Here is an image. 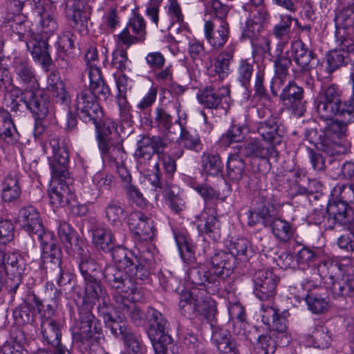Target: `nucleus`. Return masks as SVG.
<instances>
[{"label": "nucleus", "mask_w": 354, "mask_h": 354, "mask_svg": "<svg viewBox=\"0 0 354 354\" xmlns=\"http://www.w3.org/2000/svg\"><path fill=\"white\" fill-rule=\"evenodd\" d=\"M104 212L108 221L111 225H118L122 221L124 209L120 201L112 200L107 204Z\"/></svg>", "instance_id": "4d7b16f0"}, {"label": "nucleus", "mask_w": 354, "mask_h": 354, "mask_svg": "<svg viewBox=\"0 0 354 354\" xmlns=\"http://www.w3.org/2000/svg\"><path fill=\"white\" fill-rule=\"evenodd\" d=\"M339 45L343 49H346L348 53L354 55V39L351 37H344L339 41ZM351 62L350 80L352 83V95L348 103L343 102L341 99V92L337 85L330 84L320 91L318 94V112L322 118H329L335 113L342 111L343 113H354V59Z\"/></svg>", "instance_id": "39448f33"}, {"label": "nucleus", "mask_w": 354, "mask_h": 354, "mask_svg": "<svg viewBox=\"0 0 354 354\" xmlns=\"http://www.w3.org/2000/svg\"><path fill=\"white\" fill-rule=\"evenodd\" d=\"M44 149L46 153H52L48 156V161L54 185L48 191L50 203L55 207H64L74 198V194L69 185L71 180L68 171V152L58 138L50 139L48 143L44 146Z\"/></svg>", "instance_id": "f03ea898"}, {"label": "nucleus", "mask_w": 354, "mask_h": 354, "mask_svg": "<svg viewBox=\"0 0 354 354\" xmlns=\"http://www.w3.org/2000/svg\"><path fill=\"white\" fill-rule=\"evenodd\" d=\"M95 127L98 149L103 162L109 161L116 164L124 156V148L120 141H115V124L109 119H102Z\"/></svg>", "instance_id": "0eeeda50"}, {"label": "nucleus", "mask_w": 354, "mask_h": 354, "mask_svg": "<svg viewBox=\"0 0 354 354\" xmlns=\"http://www.w3.org/2000/svg\"><path fill=\"white\" fill-rule=\"evenodd\" d=\"M280 100L297 117L302 116L306 112L304 91L301 86L291 81L283 88Z\"/></svg>", "instance_id": "9b49d317"}, {"label": "nucleus", "mask_w": 354, "mask_h": 354, "mask_svg": "<svg viewBox=\"0 0 354 354\" xmlns=\"http://www.w3.org/2000/svg\"><path fill=\"white\" fill-rule=\"evenodd\" d=\"M336 37V41L337 45L340 47V49L332 50L326 55L327 66L326 70L329 74L332 73L341 66L346 64L348 60L347 57V54L348 53L346 49H343V48L339 45V41L344 38V36L339 37L338 35H337ZM345 37H348L345 36Z\"/></svg>", "instance_id": "4c0bfd02"}, {"label": "nucleus", "mask_w": 354, "mask_h": 354, "mask_svg": "<svg viewBox=\"0 0 354 354\" xmlns=\"http://www.w3.org/2000/svg\"><path fill=\"white\" fill-rule=\"evenodd\" d=\"M20 175L18 171H10L4 178L1 198L5 202H12L19 198L21 190L19 185Z\"/></svg>", "instance_id": "c756f323"}, {"label": "nucleus", "mask_w": 354, "mask_h": 354, "mask_svg": "<svg viewBox=\"0 0 354 354\" xmlns=\"http://www.w3.org/2000/svg\"><path fill=\"white\" fill-rule=\"evenodd\" d=\"M84 281V300L90 303H94L95 301L99 300L104 294V290L100 281L97 280V277L85 279Z\"/></svg>", "instance_id": "5fc2aeb1"}, {"label": "nucleus", "mask_w": 354, "mask_h": 354, "mask_svg": "<svg viewBox=\"0 0 354 354\" xmlns=\"http://www.w3.org/2000/svg\"><path fill=\"white\" fill-rule=\"evenodd\" d=\"M294 17L290 15L282 14L280 15V21L276 24L272 30L274 36L280 41L277 44V50L282 51L283 46L287 44L290 39L291 25Z\"/></svg>", "instance_id": "f704fd0d"}, {"label": "nucleus", "mask_w": 354, "mask_h": 354, "mask_svg": "<svg viewBox=\"0 0 354 354\" xmlns=\"http://www.w3.org/2000/svg\"><path fill=\"white\" fill-rule=\"evenodd\" d=\"M93 185L95 187L94 190L88 192L89 200L95 201L100 193L109 191L115 185L114 176L104 171L97 172L92 178Z\"/></svg>", "instance_id": "e433bc0d"}, {"label": "nucleus", "mask_w": 354, "mask_h": 354, "mask_svg": "<svg viewBox=\"0 0 354 354\" xmlns=\"http://www.w3.org/2000/svg\"><path fill=\"white\" fill-rule=\"evenodd\" d=\"M212 267L209 270L221 284L233 272L235 268L236 258L228 252L221 251L215 253L211 259Z\"/></svg>", "instance_id": "2eb2a0df"}, {"label": "nucleus", "mask_w": 354, "mask_h": 354, "mask_svg": "<svg viewBox=\"0 0 354 354\" xmlns=\"http://www.w3.org/2000/svg\"><path fill=\"white\" fill-rule=\"evenodd\" d=\"M227 174L228 178L236 183L239 182L245 175V164L238 155L229 156L227 162Z\"/></svg>", "instance_id": "c03bdc74"}, {"label": "nucleus", "mask_w": 354, "mask_h": 354, "mask_svg": "<svg viewBox=\"0 0 354 354\" xmlns=\"http://www.w3.org/2000/svg\"><path fill=\"white\" fill-rule=\"evenodd\" d=\"M148 136H143L138 142L134 156L137 160L138 167L145 178L153 187L161 186V176L159 164L152 160L155 153L151 147Z\"/></svg>", "instance_id": "6e6552de"}, {"label": "nucleus", "mask_w": 354, "mask_h": 354, "mask_svg": "<svg viewBox=\"0 0 354 354\" xmlns=\"http://www.w3.org/2000/svg\"><path fill=\"white\" fill-rule=\"evenodd\" d=\"M61 251L59 248V254L57 260L50 257V258H44V254L42 252L41 258L44 263H53L55 266L56 282L57 285L61 287L66 285L70 282L71 277L68 274H64L61 268Z\"/></svg>", "instance_id": "052dcab7"}, {"label": "nucleus", "mask_w": 354, "mask_h": 354, "mask_svg": "<svg viewBox=\"0 0 354 354\" xmlns=\"http://www.w3.org/2000/svg\"><path fill=\"white\" fill-rule=\"evenodd\" d=\"M28 37L26 44L34 61L41 64L45 71H48L52 59L48 51L47 38L32 32H29Z\"/></svg>", "instance_id": "f8f14e48"}, {"label": "nucleus", "mask_w": 354, "mask_h": 354, "mask_svg": "<svg viewBox=\"0 0 354 354\" xmlns=\"http://www.w3.org/2000/svg\"><path fill=\"white\" fill-rule=\"evenodd\" d=\"M332 194L339 196L345 205L354 203V184H337L333 189Z\"/></svg>", "instance_id": "bf43d9fd"}, {"label": "nucleus", "mask_w": 354, "mask_h": 354, "mask_svg": "<svg viewBox=\"0 0 354 354\" xmlns=\"http://www.w3.org/2000/svg\"><path fill=\"white\" fill-rule=\"evenodd\" d=\"M82 78L83 81L88 78L89 88L77 94L75 106L79 116L86 123H98L103 118V111L97 102V97L107 99L110 90L98 67L91 66L82 75Z\"/></svg>", "instance_id": "7ed1b4c3"}, {"label": "nucleus", "mask_w": 354, "mask_h": 354, "mask_svg": "<svg viewBox=\"0 0 354 354\" xmlns=\"http://www.w3.org/2000/svg\"><path fill=\"white\" fill-rule=\"evenodd\" d=\"M211 341L220 354H241L236 341L218 325L211 328Z\"/></svg>", "instance_id": "6ab92c4d"}, {"label": "nucleus", "mask_w": 354, "mask_h": 354, "mask_svg": "<svg viewBox=\"0 0 354 354\" xmlns=\"http://www.w3.org/2000/svg\"><path fill=\"white\" fill-rule=\"evenodd\" d=\"M82 8V3L80 0H68L66 3V15L68 19L73 21L74 26L86 25L87 17Z\"/></svg>", "instance_id": "37998d69"}, {"label": "nucleus", "mask_w": 354, "mask_h": 354, "mask_svg": "<svg viewBox=\"0 0 354 354\" xmlns=\"http://www.w3.org/2000/svg\"><path fill=\"white\" fill-rule=\"evenodd\" d=\"M79 310V318L73 331V341L86 347L90 346L94 342L100 343L102 329L94 315L85 308H81Z\"/></svg>", "instance_id": "1a4fd4ad"}, {"label": "nucleus", "mask_w": 354, "mask_h": 354, "mask_svg": "<svg viewBox=\"0 0 354 354\" xmlns=\"http://www.w3.org/2000/svg\"><path fill=\"white\" fill-rule=\"evenodd\" d=\"M114 266H107L103 272L108 286L121 295L122 297H129L133 301L142 299L137 281H144L149 277L148 269L125 248L118 246L112 251Z\"/></svg>", "instance_id": "f257e3e1"}, {"label": "nucleus", "mask_w": 354, "mask_h": 354, "mask_svg": "<svg viewBox=\"0 0 354 354\" xmlns=\"http://www.w3.org/2000/svg\"><path fill=\"white\" fill-rule=\"evenodd\" d=\"M21 100L30 111L35 118L44 119L47 116L49 102L44 91L32 89L24 91L21 93Z\"/></svg>", "instance_id": "dca6fc26"}, {"label": "nucleus", "mask_w": 354, "mask_h": 354, "mask_svg": "<svg viewBox=\"0 0 354 354\" xmlns=\"http://www.w3.org/2000/svg\"><path fill=\"white\" fill-rule=\"evenodd\" d=\"M127 223L142 241H151L155 236L156 229L153 220L142 212H132L128 217Z\"/></svg>", "instance_id": "4468645a"}, {"label": "nucleus", "mask_w": 354, "mask_h": 354, "mask_svg": "<svg viewBox=\"0 0 354 354\" xmlns=\"http://www.w3.org/2000/svg\"><path fill=\"white\" fill-rule=\"evenodd\" d=\"M277 211L273 205L268 203L263 205L257 211L250 212L248 224L251 226L257 223H261L264 227L270 225L276 218Z\"/></svg>", "instance_id": "58836bf2"}, {"label": "nucleus", "mask_w": 354, "mask_h": 354, "mask_svg": "<svg viewBox=\"0 0 354 354\" xmlns=\"http://www.w3.org/2000/svg\"><path fill=\"white\" fill-rule=\"evenodd\" d=\"M290 53V56L292 57L301 72L309 71L313 67L315 54L301 40H295L292 42Z\"/></svg>", "instance_id": "4be33fe9"}, {"label": "nucleus", "mask_w": 354, "mask_h": 354, "mask_svg": "<svg viewBox=\"0 0 354 354\" xmlns=\"http://www.w3.org/2000/svg\"><path fill=\"white\" fill-rule=\"evenodd\" d=\"M318 249H310L308 247H303L295 255L297 266L306 270L314 264L319 259Z\"/></svg>", "instance_id": "603ef678"}, {"label": "nucleus", "mask_w": 354, "mask_h": 354, "mask_svg": "<svg viewBox=\"0 0 354 354\" xmlns=\"http://www.w3.org/2000/svg\"><path fill=\"white\" fill-rule=\"evenodd\" d=\"M204 33L207 42L214 48L218 50L223 47L229 38L228 24L222 21L215 30L214 24L211 21H207L204 25Z\"/></svg>", "instance_id": "393cba45"}, {"label": "nucleus", "mask_w": 354, "mask_h": 354, "mask_svg": "<svg viewBox=\"0 0 354 354\" xmlns=\"http://www.w3.org/2000/svg\"><path fill=\"white\" fill-rule=\"evenodd\" d=\"M203 171L208 176H218L222 174L223 164L216 152H205L201 156Z\"/></svg>", "instance_id": "ea45409f"}, {"label": "nucleus", "mask_w": 354, "mask_h": 354, "mask_svg": "<svg viewBox=\"0 0 354 354\" xmlns=\"http://www.w3.org/2000/svg\"><path fill=\"white\" fill-rule=\"evenodd\" d=\"M149 328L147 335L150 340H156L163 336L169 335V324L165 316L153 307H149L147 311Z\"/></svg>", "instance_id": "412c9836"}, {"label": "nucleus", "mask_w": 354, "mask_h": 354, "mask_svg": "<svg viewBox=\"0 0 354 354\" xmlns=\"http://www.w3.org/2000/svg\"><path fill=\"white\" fill-rule=\"evenodd\" d=\"M230 319L233 322V333L236 335H244L242 329L245 326L244 310L239 304H232L228 308Z\"/></svg>", "instance_id": "8fccbe9b"}, {"label": "nucleus", "mask_w": 354, "mask_h": 354, "mask_svg": "<svg viewBox=\"0 0 354 354\" xmlns=\"http://www.w3.org/2000/svg\"><path fill=\"white\" fill-rule=\"evenodd\" d=\"M12 68L16 80L25 91H28L36 85L37 78L35 70L26 59L15 58Z\"/></svg>", "instance_id": "a211bd4d"}, {"label": "nucleus", "mask_w": 354, "mask_h": 354, "mask_svg": "<svg viewBox=\"0 0 354 354\" xmlns=\"http://www.w3.org/2000/svg\"><path fill=\"white\" fill-rule=\"evenodd\" d=\"M41 333L43 339L55 348L61 345V328L59 324L55 319L41 320Z\"/></svg>", "instance_id": "c9c22d12"}, {"label": "nucleus", "mask_w": 354, "mask_h": 354, "mask_svg": "<svg viewBox=\"0 0 354 354\" xmlns=\"http://www.w3.org/2000/svg\"><path fill=\"white\" fill-rule=\"evenodd\" d=\"M259 354H274L276 350V342L269 335H261L257 344Z\"/></svg>", "instance_id": "774afa93"}, {"label": "nucleus", "mask_w": 354, "mask_h": 354, "mask_svg": "<svg viewBox=\"0 0 354 354\" xmlns=\"http://www.w3.org/2000/svg\"><path fill=\"white\" fill-rule=\"evenodd\" d=\"M331 286V292L335 298L353 297L351 279H344L342 276L330 281H325Z\"/></svg>", "instance_id": "09e8293b"}, {"label": "nucleus", "mask_w": 354, "mask_h": 354, "mask_svg": "<svg viewBox=\"0 0 354 354\" xmlns=\"http://www.w3.org/2000/svg\"><path fill=\"white\" fill-rule=\"evenodd\" d=\"M73 35L69 32L64 33L59 37L57 42L56 47L58 53H61L63 55L69 57L71 55V50L75 48L74 38Z\"/></svg>", "instance_id": "338daca9"}, {"label": "nucleus", "mask_w": 354, "mask_h": 354, "mask_svg": "<svg viewBox=\"0 0 354 354\" xmlns=\"http://www.w3.org/2000/svg\"><path fill=\"white\" fill-rule=\"evenodd\" d=\"M328 218L348 228L354 227V209L342 202L330 203L326 207Z\"/></svg>", "instance_id": "b1692460"}, {"label": "nucleus", "mask_w": 354, "mask_h": 354, "mask_svg": "<svg viewBox=\"0 0 354 354\" xmlns=\"http://www.w3.org/2000/svg\"><path fill=\"white\" fill-rule=\"evenodd\" d=\"M240 152L245 156L261 158L266 164L268 163V158L275 153L274 148L266 146L257 138H252L239 147Z\"/></svg>", "instance_id": "c85d7f7f"}, {"label": "nucleus", "mask_w": 354, "mask_h": 354, "mask_svg": "<svg viewBox=\"0 0 354 354\" xmlns=\"http://www.w3.org/2000/svg\"><path fill=\"white\" fill-rule=\"evenodd\" d=\"M257 131L263 140L274 145L280 144L283 140V131L279 129L276 117H270L258 122Z\"/></svg>", "instance_id": "a878e982"}, {"label": "nucleus", "mask_w": 354, "mask_h": 354, "mask_svg": "<svg viewBox=\"0 0 354 354\" xmlns=\"http://www.w3.org/2000/svg\"><path fill=\"white\" fill-rule=\"evenodd\" d=\"M229 98L230 88L227 86L216 88L211 85L207 86L198 95L200 103L209 109H227Z\"/></svg>", "instance_id": "ddd939ff"}, {"label": "nucleus", "mask_w": 354, "mask_h": 354, "mask_svg": "<svg viewBox=\"0 0 354 354\" xmlns=\"http://www.w3.org/2000/svg\"><path fill=\"white\" fill-rule=\"evenodd\" d=\"M136 301L131 299L129 296L125 299H121L120 302L118 301L116 308L135 326H142L146 323L147 314L136 304Z\"/></svg>", "instance_id": "bb28decb"}, {"label": "nucleus", "mask_w": 354, "mask_h": 354, "mask_svg": "<svg viewBox=\"0 0 354 354\" xmlns=\"http://www.w3.org/2000/svg\"><path fill=\"white\" fill-rule=\"evenodd\" d=\"M19 138L10 114L7 111L0 109V138L9 145H15L19 141Z\"/></svg>", "instance_id": "72a5a7b5"}, {"label": "nucleus", "mask_w": 354, "mask_h": 354, "mask_svg": "<svg viewBox=\"0 0 354 354\" xmlns=\"http://www.w3.org/2000/svg\"><path fill=\"white\" fill-rule=\"evenodd\" d=\"M235 51V46L230 44L221 51L215 60L214 71L218 75L219 78L224 79L230 71V64L233 59Z\"/></svg>", "instance_id": "79ce46f5"}, {"label": "nucleus", "mask_w": 354, "mask_h": 354, "mask_svg": "<svg viewBox=\"0 0 354 354\" xmlns=\"http://www.w3.org/2000/svg\"><path fill=\"white\" fill-rule=\"evenodd\" d=\"M155 354H179L178 346L170 335L163 336L156 340H151Z\"/></svg>", "instance_id": "6e6d98bb"}, {"label": "nucleus", "mask_w": 354, "mask_h": 354, "mask_svg": "<svg viewBox=\"0 0 354 354\" xmlns=\"http://www.w3.org/2000/svg\"><path fill=\"white\" fill-rule=\"evenodd\" d=\"M274 75L271 82V92L272 95L277 96L278 95L277 90L279 89L286 82L288 75L289 68L292 64V59L288 51L279 53L275 56L273 60Z\"/></svg>", "instance_id": "f3484780"}, {"label": "nucleus", "mask_w": 354, "mask_h": 354, "mask_svg": "<svg viewBox=\"0 0 354 354\" xmlns=\"http://www.w3.org/2000/svg\"><path fill=\"white\" fill-rule=\"evenodd\" d=\"M306 301L308 310L316 315L324 313L328 308V301L317 292H309L306 297Z\"/></svg>", "instance_id": "864d4df0"}, {"label": "nucleus", "mask_w": 354, "mask_h": 354, "mask_svg": "<svg viewBox=\"0 0 354 354\" xmlns=\"http://www.w3.org/2000/svg\"><path fill=\"white\" fill-rule=\"evenodd\" d=\"M153 127L157 128L162 133H170L173 124L172 116L162 107H156L151 119Z\"/></svg>", "instance_id": "de8ad7c7"}, {"label": "nucleus", "mask_w": 354, "mask_h": 354, "mask_svg": "<svg viewBox=\"0 0 354 354\" xmlns=\"http://www.w3.org/2000/svg\"><path fill=\"white\" fill-rule=\"evenodd\" d=\"M180 141L182 145L188 149L197 151L201 148L200 137L196 131H189L185 128L181 129Z\"/></svg>", "instance_id": "0e129e2a"}, {"label": "nucleus", "mask_w": 354, "mask_h": 354, "mask_svg": "<svg viewBox=\"0 0 354 354\" xmlns=\"http://www.w3.org/2000/svg\"><path fill=\"white\" fill-rule=\"evenodd\" d=\"M170 133H162V136H149V141L155 153L164 154L165 149L171 145L173 138H170Z\"/></svg>", "instance_id": "69168bd1"}, {"label": "nucleus", "mask_w": 354, "mask_h": 354, "mask_svg": "<svg viewBox=\"0 0 354 354\" xmlns=\"http://www.w3.org/2000/svg\"><path fill=\"white\" fill-rule=\"evenodd\" d=\"M317 101L318 95L315 100V106L319 118L324 121H330V122L327 123L326 127L321 130L318 136H317V130L310 129L307 130L306 137L319 150L329 156L339 154L342 148L339 139L345 136L348 123L354 121V113H346L338 111L329 118H322L318 112Z\"/></svg>", "instance_id": "20e7f679"}, {"label": "nucleus", "mask_w": 354, "mask_h": 354, "mask_svg": "<svg viewBox=\"0 0 354 354\" xmlns=\"http://www.w3.org/2000/svg\"><path fill=\"white\" fill-rule=\"evenodd\" d=\"M346 6L336 15V23L348 27L354 24V5L351 0H344Z\"/></svg>", "instance_id": "13d9d810"}, {"label": "nucleus", "mask_w": 354, "mask_h": 354, "mask_svg": "<svg viewBox=\"0 0 354 354\" xmlns=\"http://www.w3.org/2000/svg\"><path fill=\"white\" fill-rule=\"evenodd\" d=\"M17 222L29 234L37 236L44 258L54 257L57 261L59 247L51 232L45 231L39 214L32 205H27L19 211Z\"/></svg>", "instance_id": "423d86ee"}, {"label": "nucleus", "mask_w": 354, "mask_h": 354, "mask_svg": "<svg viewBox=\"0 0 354 354\" xmlns=\"http://www.w3.org/2000/svg\"><path fill=\"white\" fill-rule=\"evenodd\" d=\"M79 268L84 279L97 277L100 271L99 265L91 257L86 248L79 247L77 252Z\"/></svg>", "instance_id": "2f4dec72"}, {"label": "nucleus", "mask_w": 354, "mask_h": 354, "mask_svg": "<svg viewBox=\"0 0 354 354\" xmlns=\"http://www.w3.org/2000/svg\"><path fill=\"white\" fill-rule=\"evenodd\" d=\"M269 226L274 236L280 241H288L293 234L291 225L285 220L275 218Z\"/></svg>", "instance_id": "3c124183"}, {"label": "nucleus", "mask_w": 354, "mask_h": 354, "mask_svg": "<svg viewBox=\"0 0 354 354\" xmlns=\"http://www.w3.org/2000/svg\"><path fill=\"white\" fill-rule=\"evenodd\" d=\"M179 308L182 315L189 319L197 316V295L186 291L180 296Z\"/></svg>", "instance_id": "a18cd8bd"}, {"label": "nucleus", "mask_w": 354, "mask_h": 354, "mask_svg": "<svg viewBox=\"0 0 354 354\" xmlns=\"http://www.w3.org/2000/svg\"><path fill=\"white\" fill-rule=\"evenodd\" d=\"M92 243L99 250L105 252H111L113 248L115 238L109 229L103 227H95L91 229Z\"/></svg>", "instance_id": "473e14b6"}, {"label": "nucleus", "mask_w": 354, "mask_h": 354, "mask_svg": "<svg viewBox=\"0 0 354 354\" xmlns=\"http://www.w3.org/2000/svg\"><path fill=\"white\" fill-rule=\"evenodd\" d=\"M188 280L200 288H205L211 295L216 294L221 289V284L209 270L205 271L200 268H192L187 273Z\"/></svg>", "instance_id": "aec40b11"}, {"label": "nucleus", "mask_w": 354, "mask_h": 354, "mask_svg": "<svg viewBox=\"0 0 354 354\" xmlns=\"http://www.w3.org/2000/svg\"><path fill=\"white\" fill-rule=\"evenodd\" d=\"M99 316L102 317L104 323L106 328H109L111 333L122 338L129 331L126 325V322L120 317H114L110 311V308L105 304L99 307Z\"/></svg>", "instance_id": "7c9ffc66"}, {"label": "nucleus", "mask_w": 354, "mask_h": 354, "mask_svg": "<svg viewBox=\"0 0 354 354\" xmlns=\"http://www.w3.org/2000/svg\"><path fill=\"white\" fill-rule=\"evenodd\" d=\"M127 27L131 29L132 32L140 42L145 40L146 22L141 15H136L131 18L127 24Z\"/></svg>", "instance_id": "680f3d73"}, {"label": "nucleus", "mask_w": 354, "mask_h": 354, "mask_svg": "<svg viewBox=\"0 0 354 354\" xmlns=\"http://www.w3.org/2000/svg\"><path fill=\"white\" fill-rule=\"evenodd\" d=\"M317 269L320 277L326 281H330L343 276L339 264L331 260H322L317 265Z\"/></svg>", "instance_id": "49530a36"}, {"label": "nucleus", "mask_w": 354, "mask_h": 354, "mask_svg": "<svg viewBox=\"0 0 354 354\" xmlns=\"http://www.w3.org/2000/svg\"><path fill=\"white\" fill-rule=\"evenodd\" d=\"M216 313V304L213 299L209 297L197 295V315H203L209 321L210 329L218 325Z\"/></svg>", "instance_id": "a19ab883"}, {"label": "nucleus", "mask_w": 354, "mask_h": 354, "mask_svg": "<svg viewBox=\"0 0 354 354\" xmlns=\"http://www.w3.org/2000/svg\"><path fill=\"white\" fill-rule=\"evenodd\" d=\"M279 277L272 269H259L252 275L253 293L261 301H270L276 295Z\"/></svg>", "instance_id": "9d476101"}, {"label": "nucleus", "mask_w": 354, "mask_h": 354, "mask_svg": "<svg viewBox=\"0 0 354 354\" xmlns=\"http://www.w3.org/2000/svg\"><path fill=\"white\" fill-rule=\"evenodd\" d=\"M209 212L204 210L196 216V227L200 234H207L216 239L220 235L219 222L214 211L209 209Z\"/></svg>", "instance_id": "cd10ccee"}, {"label": "nucleus", "mask_w": 354, "mask_h": 354, "mask_svg": "<svg viewBox=\"0 0 354 354\" xmlns=\"http://www.w3.org/2000/svg\"><path fill=\"white\" fill-rule=\"evenodd\" d=\"M34 9L40 17V25L44 32H54L58 28L55 13V6L49 3H43L41 0H32Z\"/></svg>", "instance_id": "5701e85b"}, {"label": "nucleus", "mask_w": 354, "mask_h": 354, "mask_svg": "<svg viewBox=\"0 0 354 354\" xmlns=\"http://www.w3.org/2000/svg\"><path fill=\"white\" fill-rule=\"evenodd\" d=\"M310 337L312 338L313 346L322 349L328 348L330 342V337L328 334V330L322 326H316Z\"/></svg>", "instance_id": "e2e57ef3"}]
</instances>
